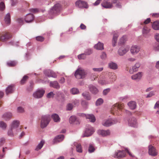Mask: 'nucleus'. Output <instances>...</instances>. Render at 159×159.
Segmentation results:
<instances>
[{"mask_svg":"<svg viewBox=\"0 0 159 159\" xmlns=\"http://www.w3.org/2000/svg\"><path fill=\"white\" fill-rule=\"evenodd\" d=\"M129 49V47L128 46H124L121 47L118 51V53L120 56H123L126 53Z\"/></svg>","mask_w":159,"mask_h":159,"instance_id":"0eeeda50","label":"nucleus"},{"mask_svg":"<svg viewBox=\"0 0 159 159\" xmlns=\"http://www.w3.org/2000/svg\"><path fill=\"white\" fill-rule=\"evenodd\" d=\"M5 22L6 24H9L11 22V16L10 13H7L5 16L4 19Z\"/></svg>","mask_w":159,"mask_h":159,"instance_id":"72a5a7b5","label":"nucleus"},{"mask_svg":"<svg viewBox=\"0 0 159 159\" xmlns=\"http://www.w3.org/2000/svg\"><path fill=\"white\" fill-rule=\"evenodd\" d=\"M13 87L14 85L12 84L9 85L6 88L5 91L7 95H8L9 94L12 93L14 92V90Z\"/></svg>","mask_w":159,"mask_h":159,"instance_id":"4be33fe9","label":"nucleus"},{"mask_svg":"<svg viewBox=\"0 0 159 159\" xmlns=\"http://www.w3.org/2000/svg\"><path fill=\"white\" fill-rule=\"evenodd\" d=\"M5 8V5L4 3L3 2H1L0 3V11L3 10Z\"/></svg>","mask_w":159,"mask_h":159,"instance_id":"4d7b16f0","label":"nucleus"},{"mask_svg":"<svg viewBox=\"0 0 159 159\" xmlns=\"http://www.w3.org/2000/svg\"><path fill=\"white\" fill-rule=\"evenodd\" d=\"M116 122L114 120L110 119L104 120L102 122V124L105 126L109 127L116 124Z\"/></svg>","mask_w":159,"mask_h":159,"instance_id":"9b49d317","label":"nucleus"},{"mask_svg":"<svg viewBox=\"0 0 159 159\" xmlns=\"http://www.w3.org/2000/svg\"><path fill=\"white\" fill-rule=\"evenodd\" d=\"M148 152L149 155L152 156H155L157 154V150L152 145L148 146Z\"/></svg>","mask_w":159,"mask_h":159,"instance_id":"9d476101","label":"nucleus"},{"mask_svg":"<svg viewBox=\"0 0 159 159\" xmlns=\"http://www.w3.org/2000/svg\"><path fill=\"white\" fill-rule=\"evenodd\" d=\"M18 22L20 24H23L24 23V21L22 18H18L17 20Z\"/></svg>","mask_w":159,"mask_h":159,"instance_id":"338daca9","label":"nucleus"},{"mask_svg":"<svg viewBox=\"0 0 159 159\" xmlns=\"http://www.w3.org/2000/svg\"><path fill=\"white\" fill-rule=\"evenodd\" d=\"M125 153L124 151L118 150L115 152L114 155V157L117 158H121L125 157Z\"/></svg>","mask_w":159,"mask_h":159,"instance_id":"ddd939ff","label":"nucleus"},{"mask_svg":"<svg viewBox=\"0 0 159 159\" xmlns=\"http://www.w3.org/2000/svg\"><path fill=\"white\" fill-rule=\"evenodd\" d=\"M70 93L73 95H75L78 94L80 92L79 89L75 88H73L70 90Z\"/></svg>","mask_w":159,"mask_h":159,"instance_id":"e433bc0d","label":"nucleus"},{"mask_svg":"<svg viewBox=\"0 0 159 159\" xmlns=\"http://www.w3.org/2000/svg\"><path fill=\"white\" fill-rule=\"evenodd\" d=\"M52 118L53 121L55 122H59L60 121V118L58 115L54 113L52 115Z\"/></svg>","mask_w":159,"mask_h":159,"instance_id":"cd10ccee","label":"nucleus"},{"mask_svg":"<svg viewBox=\"0 0 159 159\" xmlns=\"http://www.w3.org/2000/svg\"><path fill=\"white\" fill-rule=\"evenodd\" d=\"M142 75L143 74L142 72H139L138 73L132 75L131 78L133 80L139 81L142 78Z\"/></svg>","mask_w":159,"mask_h":159,"instance_id":"a211bd4d","label":"nucleus"},{"mask_svg":"<svg viewBox=\"0 0 159 159\" xmlns=\"http://www.w3.org/2000/svg\"><path fill=\"white\" fill-rule=\"evenodd\" d=\"M141 64L139 62H137L132 67V69H130L129 72L130 74H132L134 72L138 71V69L140 67Z\"/></svg>","mask_w":159,"mask_h":159,"instance_id":"aec40b11","label":"nucleus"},{"mask_svg":"<svg viewBox=\"0 0 159 159\" xmlns=\"http://www.w3.org/2000/svg\"><path fill=\"white\" fill-rule=\"evenodd\" d=\"M17 110L18 112L22 113L24 112V109L21 107H18L17 108Z\"/></svg>","mask_w":159,"mask_h":159,"instance_id":"e2e57ef3","label":"nucleus"},{"mask_svg":"<svg viewBox=\"0 0 159 159\" xmlns=\"http://www.w3.org/2000/svg\"><path fill=\"white\" fill-rule=\"evenodd\" d=\"M7 148V147L3 148H2V151L3 154L2 155H1V158H3L4 157V156L5 154L6 151L5 150V149Z\"/></svg>","mask_w":159,"mask_h":159,"instance_id":"680f3d73","label":"nucleus"},{"mask_svg":"<svg viewBox=\"0 0 159 159\" xmlns=\"http://www.w3.org/2000/svg\"><path fill=\"white\" fill-rule=\"evenodd\" d=\"M19 125V122L18 120H15L13 121L11 124V129H14L15 130L17 131V132H19L20 131V128H18V127Z\"/></svg>","mask_w":159,"mask_h":159,"instance_id":"4468645a","label":"nucleus"},{"mask_svg":"<svg viewBox=\"0 0 159 159\" xmlns=\"http://www.w3.org/2000/svg\"><path fill=\"white\" fill-rule=\"evenodd\" d=\"M128 124L129 126L134 127H136L137 126L136 119L134 117H129L128 118Z\"/></svg>","mask_w":159,"mask_h":159,"instance_id":"423d86ee","label":"nucleus"},{"mask_svg":"<svg viewBox=\"0 0 159 159\" xmlns=\"http://www.w3.org/2000/svg\"><path fill=\"white\" fill-rule=\"evenodd\" d=\"M108 67L111 69L116 70L118 68V65L116 63L111 62L108 64Z\"/></svg>","mask_w":159,"mask_h":159,"instance_id":"2f4dec72","label":"nucleus"},{"mask_svg":"<svg viewBox=\"0 0 159 159\" xmlns=\"http://www.w3.org/2000/svg\"><path fill=\"white\" fill-rule=\"evenodd\" d=\"M123 107L124 105L123 104L116 103L113 106L112 109L113 111L116 112V111L118 110L120 111L121 110L122 108H123Z\"/></svg>","mask_w":159,"mask_h":159,"instance_id":"f3484780","label":"nucleus"},{"mask_svg":"<svg viewBox=\"0 0 159 159\" xmlns=\"http://www.w3.org/2000/svg\"><path fill=\"white\" fill-rule=\"evenodd\" d=\"M152 27L155 30H159V20L154 22L152 24Z\"/></svg>","mask_w":159,"mask_h":159,"instance_id":"c756f323","label":"nucleus"},{"mask_svg":"<svg viewBox=\"0 0 159 159\" xmlns=\"http://www.w3.org/2000/svg\"><path fill=\"white\" fill-rule=\"evenodd\" d=\"M128 105L130 109L132 110L135 109L136 107V104L135 102L132 101L129 102Z\"/></svg>","mask_w":159,"mask_h":159,"instance_id":"7c9ffc66","label":"nucleus"},{"mask_svg":"<svg viewBox=\"0 0 159 159\" xmlns=\"http://www.w3.org/2000/svg\"><path fill=\"white\" fill-rule=\"evenodd\" d=\"M150 29L148 28L146 26H144L142 30L143 34L145 35L150 32Z\"/></svg>","mask_w":159,"mask_h":159,"instance_id":"4c0bfd02","label":"nucleus"},{"mask_svg":"<svg viewBox=\"0 0 159 159\" xmlns=\"http://www.w3.org/2000/svg\"><path fill=\"white\" fill-rule=\"evenodd\" d=\"M103 102V100L101 98H98L96 102V105L97 106L101 105Z\"/></svg>","mask_w":159,"mask_h":159,"instance_id":"37998d69","label":"nucleus"},{"mask_svg":"<svg viewBox=\"0 0 159 159\" xmlns=\"http://www.w3.org/2000/svg\"><path fill=\"white\" fill-rule=\"evenodd\" d=\"M126 41V37L125 36H124L122 37L120 39V43H123Z\"/></svg>","mask_w":159,"mask_h":159,"instance_id":"09e8293b","label":"nucleus"},{"mask_svg":"<svg viewBox=\"0 0 159 159\" xmlns=\"http://www.w3.org/2000/svg\"><path fill=\"white\" fill-rule=\"evenodd\" d=\"M50 120L49 115H43L41 117V127L42 128H45L49 123Z\"/></svg>","mask_w":159,"mask_h":159,"instance_id":"f03ea898","label":"nucleus"},{"mask_svg":"<svg viewBox=\"0 0 159 159\" xmlns=\"http://www.w3.org/2000/svg\"><path fill=\"white\" fill-rule=\"evenodd\" d=\"M94 132L93 128L91 126L89 125L86 128L84 133L82 135V137H89L92 135Z\"/></svg>","mask_w":159,"mask_h":159,"instance_id":"20e7f679","label":"nucleus"},{"mask_svg":"<svg viewBox=\"0 0 159 159\" xmlns=\"http://www.w3.org/2000/svg\"><path fill=\"white\" fill-rule=\"evenodd\" d=\"M139 50V47L136 45L133 46L130 48L131 52L133 55L136 54Z\"/></svg>","mask_w":159,"mask_h":159,"instance_id":"6ab92c4d","label":"nucleus"},{"mask_svg":"<svg viewBox=\"0 0 159 159\" xmlns=\"http://www.w3.org/2000/svg\"><path fill=\"white\" fill-rule=\"evenodd\" d=\"M44 38L41 36H38L36 37V40L38 41L43 42L44 40Z\"/></svg>","mask_w":159,"mask_h":159,"instance_id":"8fccbe9b","label":"nucleus"},{"mask_svg":"<svg viewBox=\"0 0 159 159\" xmlns=\"http://www.w3.org/2000/svg\"><path fill=\"white\" fill-rule=\"evenodd\" d=\"M28 78L29 77L28 76L25 75L21 80L20 81V84H24Z\"/></svg>","mask_w":159,"mask_h":159,"instance_id":"ea45409f","label":"nucleus"},{"mask_svg":"<svg viewBox=\"0 0 159 159\" xmlns=\"http://www.w3.org/2000/svg\"><path fill=\"white\" fill-rule=\"evenodd\" d=\"M50 87L57 89H59L60 87L58 83L56 81L51 82L50 83Z\"/></svg>","mask_w":159,"mask_h":159,"instance_id":"b1692460","label":"nucleus"},{"mask_svg":"<svg viewBox=\"0 0 159 159\" xmlns=\"http://www.w3.org/2000/svg\"><path fill=\"white\" fill-rule=\"evenodd\" d=\"M95 148L94 146L92 145V144H90L88 150L89 152L90 153H92L93 152Z\"/></svg>","mask_w":159,"mask_h":159,"instance_id":"49530a36","label":"nucleus"},{"mask_svg":"<svg viewBox=\"0 0 159 159\" xmlns=\"http://www.w3.org/2000/svg\"><path fill=\"white\" fill-rule=\"evenodd\" d=\"M155 94V92H154L153 91H151L147 95V96H146L147 98H149L151 97H152V96L154 95Z\"/></svg>","mask_w":159,"mask_h":159,"instance_id":"bf43d9fd","label":"nucleus"},{"mask_svg":"<svg viewBox=\"0 0 159 159\" xmlns=\"http://www.w3.org/2000/svg\"><path fill=\"white\" fill-rule=\"evenodd\" d=\"M99 83L102 85H106L109 84V82L106 80H100Z\"/></svg>","mask_w":159,"mask_h":159,"instance_id":"a18cd8bd","label":"nucleus"},{"mask_svg":"<svg viewBox=\"0 0 159 159\" xmlns=\"http://www.w3.org/2000/svg\"><path fill=\"white\" fill-rule=\"evenodd\" d=\"M101 58L102 59H105L106 58V55L105 52L102 53L100 55Z\"/></svg>","mask_w":159,"mask_h":159,"instance_id":"0e129e2a","label":"nucleus"},{"mask_svg":"<svg viewBox=\"0 0 159 159\" xmlns=\"http://www.w3.org/2000/svg\"><path fill=\"white\" fill-rule=\"evenodd\" d=\"M86 118L89 119L90 120V121L92 122H94L96 120L95 117L93 114H88L87 115Z\"/></svg>","mask_w":159,"mask_h":159,"instance_id":"f704fd0d","label":"nucleus"},{"mask_svg":"<svg viewBox=\"0 0 159 159\" xmlns=\"http://www.w3.org/2000/svg\"><path fill=\"white\" fill-rule=\"evenodd\" d=\"M43 72L45 75L49 77H52L55 78L57 77L56 74L50 70H45Z\"/></svg>","mask_w":159,"mask_h":159,"instance_id":"f8f14e48","label":"nucleus"},{"mask_svg":"<svg viewBox=\"0 0 159 159\" xmlns=\"http://www.w3.org/2000/svg\"><path fill=\"white\" fill-rule=\"evenodd\" d=\"M78 58L80 59H84L86 58V54L85 53H82L78 56Z\"/></svg>","mask_w":159,"mask_h":159,"instance_id":"5fc2aeb1","label":"nucleus"},{"mask_svg":"<svg viewBox=\"0 0 159 159\" xmlns=\"http://www.w3.org/2000/svg\"><path fill=\"white\" fill-rule=\"evenodd\" d=\"M69 122L70 124H79V121L77 120L75 116H71L69 118Z\"/></svg>","mask_w":159,"mask_h":159,"instance_id":"bb28decb","label":"nucleus"},{"mask_svg":"<svg viewBox=\"0 0 159 159\" xmlns=\"http://www.w3.org/2000/svg\"><path fill=\"white\" fill-rule=\"evenodd\" d=\"M12 115L11 112H7L4 114L2 116V118L6 120H8L11 119Z\"/></svg>","mask_w":159,"mask_h":159,"instance_id":"a878e982","label":"nucleus"},{"mask_svg":"<svg viewBox=\"0 0 159 159\" xmlns=\"http://www.w3.org/2000/svg\"><path fill=\"white\" fill-rule=\"evenodd\" d=\"M102 6L106 8H111L113 7V5L111 2H105L102 4Z\"/></svg>","mask_w":159,"mask_h":159,"instance_id":"393cba45","label":"nucleus"},{"mask_svg":"<svg viewBox=\"0 0 159 159\" xmlns=\"http://www.w3.org/2000/svg\"><path fill=\"white\" fill-rule=\"evenodd\" d=\"M89 88L90 91L93 94H97L98 92V90L97 88L92 85H90L89 86Z\"/></svg>","mask_w":159,"mask_h":159,"instance_id":"5701e85b","label":"nucleus"},{"mask_svg":"<svg viewBox=\"0 0 159 159\" xmlns=\"http://www.w3.org/2000/svg\"><path fill=\"white\" fill-rule=\"evenodd\" d=\"M45 92V91L43 89H38L33 93V97L35 98H41L44 94Z\"/></svg>","mask_w":159,"mask_h":159,"instance_id":"39448f33","label":"nucleus"},{"mask_svg":"<svg viewBox=\"0 0 159 159\" xmlns=\"http://www.w3.org/2000/svg\"><path fill=\"white\" fill-rule=\"evenodd\" d=\"M115 6L118 8H121L122 7L121 3L119 2H118L116 4Z\"/></svg>","mask_w":159,"mask_h":159,"instance_id":"69168bd1","label":"nucleus"},{"mask_svg":"<svg viewBox=\"0 0 159 159\" xmlns=\"http://www.w3.org/2000/svg\"><path fill=\"white\" fill-rule=\"evenodd\" d=\"M5 142V139L4 138H2L0 139V146L3 145Z\"/></svg>","mask_w":159,"mask_h":159,"instance_id":"13d9d810","label":"nucleus"},{"mask_svg":"<svg viewBox=\"0 0 159 159\" xmlns=\"http://www.w3.org/2000/svg\"><path fill=\"white\" fill-rule=\"evenodd\" d=\"M72 103L75 106H78L80 104V100L77 99L73 100L72 101Z\"/></svg>","mask_w":159,"mask_h":159,"instance_id":"603ef678","label":"nucleus"},{"mask_svg":"<svg viewBox=\"0 0 159 159\" xmlns=\"http://www.w3.org/2000/svg\"><path fill=\"white\" fill-rule=\"evenodd\" d=\"M7 64L9 66L12 67L16 65V63L14 61H10L9 62H7Z\"/></svg>","mask_w":159,"mask_h":159,"instance_id":"864d4df0","label":"nucleus"},{"mask_svg":"<svg viewBox=\"0 0 159 159\" xmlns=\"http://www.w3.org/2000/svg\"><path fill=\"white\" fill-rule=\"evenodd\" d=\"M82 95L84 98L88 100H90L91 99V97L90 95L88 93H83Z\"/></svg>","mask_w":159,"mask_h":159,"instance_id":"58836bf2","label":"nucleus"},{"mask_svg":"<svg viewBox=\"0 0 159 159\" xmlns=\"http://www.w3.org/2000/svg\"><path fill=\"white\" fill-rule=\"evenodd\" d=\"M73 108V104L71 103L68 104L66 106V110L67 111H70Z\"/></svg>","mask_w":159,"mask_h":159,"instance_id":"c03bdc74","label":"nucleus"},{"mask_svg":"<svg viewBox=\"0 0 159 159\" xmlns=\"http://www.w3.org/2000/svg\"><path fill=\"white\" fill-rule=\"evenodd\" d=\"M103 70V67H101L100 68H93V71H97L98 72H100L102 71Z\"/></svg>","mask_w":159,"mask_h":159,"instance_id":"052dcab7","label":"nucleus"},{"mask_svg":"<svg viewBox=\"0 0 159 159\" xmlns=\"http://www.w3.org/2000/svg\"><path fill=\"white\" fill-rule=\"evenodd\" d=\"M98 133L99 135L103 137L109 135L110 134V131L109 129L106 130L99 129L98 130Z\"/></svg>","mask_w":159,"mask_h":159,"instance_id":"2eb2a0df","label":"nucleus"},{"mask_svg":"<svg viewBox=\"0 0 159 159\" xmlns=\"http://www.w3.org/2000/svg\"><path fill=\"white\" fill-rule=\"evenodd\" d=\"M76 7L79 8L84 7L85 8H88V5L87 3L81 0H78L75 3Z\"/></svg>","mask_w":159,"mask_h":159,"instance_id":"1a4fd4ad","label":"nucleus"},{"mask_svg":"<svg viewBox=\"0 0 159 159\" xmlns=\"http://www.w3.org/2000/svg\"><path fill=\"white\" fill-rule=\"evenodd\" d=\"M61 9V5L59 3L56 4L49 11V14L53 15L59 11Z\"/></svg>","mask_w":159,"mask_h":159,"instance_id":"7ed1b4c3","label":"nucleus"},{"mask_svg":"<svg viewBox=\"0 0 159 159\" xmlns=\"http://www.w3.org/2000/svg\"><path fill=\"white\" fill-rule=\"evenodd\" d=\"M34 19V16L33 14H29L25 16V21L27 23H30L32 22Z\"/></svg>","mask_w":159,"mask_h":159,"instance_id":"412c9836","label":"nucleus"},{"mask_svg":"<svg viewBox=\"0 0 159 159\" xmlns=\"http://www.w3.org/2000/svg\"><path fill=\"white\" fill-rule=\"evenodd\" d=\"M11 37V34L7 32L0 33V40L2 41H5Z\"/></svg>","mask_w":159,"mask_h":159,"instance_id":"6e6552de","label":"nucleus"},{"mask_svg":"<svg viewBox=\"0 0 159 159\" xmlns=\"http://www.w3.org/2000/svg\"><path fill=\"white\" fill-rule=\"evenodd\" d=\"M7 127V124L5 122L2 121H0V127L3 129H5Z\"/></svg>","mask_w":159,"mask_h":159,"instance_id":"a19ab883","label":"nucleus"},{"mask_svg":"<svg viewBox=\"0 0 159 159\" xmlns=\"http://www.w3.org/2000/svg\"><path fill=\"white\" fill-rule=\"evenodd\" d=\"M55 94L53 93L52 92H51L47 94V97L48 98H53Z\"/></svg>","mask_w":159,"mask_h":159,"instance_id":"6e6d98bb","label":"nucleus"},{"mask_svg":"<svg viewBox=\"0 0 159 159\" xmlns=\"http://www.w3.org/2000/svg\"><path fill=\"white\" fill-rule=\"evenodd\" d=\"M64 139V136L63 134H59L56 136L53 140L54 143H57L62 141Z\"/></svg>","mask_w":159,"mask_h":159,"instance_id":"dca6fc26","label":"nucleus"},{"mask_svg":"<svg viewBox=\"0 0 159 159\" xmlns=\"http://www.w3.org/2000/svg\"><path fill=\"white\" fill-rule=\"evenodd\" d=\"M155 38L157 41L159 42V34H156L155 35Z\"/></svg>","mask_w":159,"mask_h":159,"instance_id":"774afa93","label":"nucleus"},{"mask_svg":"<svg viewBox=\"0 0 159 159\" xmlns=\"http://www.w3.org/2000/svg\"><path fill=\"white\" fill-rule=\"evenodd\" d=\"M110 88H107L104 89L102 92L103 95H106L110 91Z\"/></svg>","mask_w":159,"mask_h":159,"instance_id":"3c124183","label":"nucleus"},{"mask_svg":"<svg viewBox=\"0 0 159 159\" xmlns=\"http://www.w3.org/2000/svg\"><path fill=\"white\" fill-rule=\"evenodd\" d=\"M118 36V35L117 32L115 31L113 34L112 41V44L113 46H115L116 45Z\"/></svg>","mask_w":159,"mask_h":159,"instance_id":"c85d7f7f","label":"nucleus"},{"mask_svg":"<svg viewBox=\"0 0 159 159\" xmlns=\"http://www.w3.org/2000/svg\"><path fill=\"white\" fill-rule=\"evenodd\" d=\"M87 74L86 71L82 68L80 67L75 71L74 75L77 79H82L85 77Z\"/></svg>","mask_w":159,"mask_h":159,"instance_id":"f257e3e1","label":"nucleus"},{"mask_svg":"<svg viewBox=\"0 0 159 159\" xmlns=\"http://www.w3.org/2000/svg\"><path fill=\"white\" fill-rule=\"evenodd\" d=\"M45 143V141L44 140H42L41 141L40 143L37 146L35 150L36 151H38L43 146V145L44 143Z\"/></svg>","mask_w":159,"mask_h":159,"instance_id":"c9c22d12","label":"nucleus"},{"mask_svg":"<svg viewBox=\"0 0 159 159\" xmlns=\"http://www.w3.org/2000/svg\"><path fill=\"white\" fill-rule=\"evenodd\" d=\"M76 148L77 152L80 153L82 152L81 146L80 144H78L77 145H76Z\"/></svg>","mask_w":159,"mask_h":159,"instance_id":"79ce46f5","label":"nucleus"},{"mask_svg":"<svg viewBox=\"0 0 159 159\" xmlns=\"http://www.w3.org/2000/svg\"><path fill=\"white\" fill-rule=\"evenodd\" d=\"M95 48L97 50H102L104 49L103 43L99 42L94 46Z\"/></svg>","mask_w":159,"mask_h":159,"instance_id":"473e14b6","label":"nucleus"},{"mask_svg":"<svg viewBox=\"0 0 159 159\" xmlns=\"http://www.w3.org/2000/svg\"><path fill=\"white\" fill-rule=\"evenodd\" d=\"M15 130L14 129H11H11L9 130L7 134L8 136L11 137H13L14 136V134L13 133V130Z\"/></svg>","mask_w":159,"mask_h":159,"instance_id":"de8ad7c7","label":"nucleus"}]
</instances>
